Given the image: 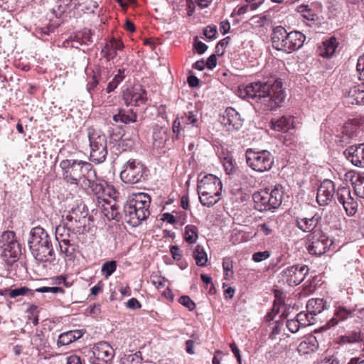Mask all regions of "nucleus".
<instances>
[{"label": "nucleus", "mask_w": 364, "mask_h": 364, "mask_svg": "<svg viewBox=\"0 0 364 364\" xmlns=\"http://www.w3.org/2000/svg\"><path fill=\"white\" fill-rule=\"evenodd\" d=\"M237 95L245 100H255L267 110H274L281 106L285 97L282 82L279 79L274 81L255 82L246 86H240Z\"/></svg>", "instance_id": "1"}, {"label": "nucleus", "mask_w": 364, "mask_h": 364, "mask_svg": "<svg viewBox=\"0 0 364 364\" xmlns=\"http://www.w3.org/2000/svg\"><path fill=\"white\" fill-rule=\"evenodd\" d=\"M64 179L70 183L84 184L88 179L96 178V171L91 164L81 160L65 159L60 161Z\"/></svg>", "instance_id": "2"}, {"label": "nucleus", "mask_w": 364, "mask_h": 364, "mask_svg": "<svg viewBox=\"0 0 364 364\" xmlns=\"http://www.w3.org/2000/svg\"><path fill=\"white\" fill-rule=\"evenodd\" d=\"M151 197L146 193L133 194L124 205V219L127 223L133 227L138 226L150 215L149 207Z\"/></svg>", "instance_id": "3"}, {"label": "nucleus", "mask_w": 364, "mask_h": 364, "mask_svg": "<svg viewBox=\"0 0 364 364\" xmlns=\"http://www.w3.org/2000/svg\"><path fill=\"white\" fill-rule=\"evenodd\" d=\"M306 36L299 31H291L279 26L274 28L272 34V46L277 50L291 53L302 47Z\"/></svg>", "instance_id": "4"}, {"label": "nucleus", "mask_w": 364, "mask_h": 364, "mask_svg": "<svg viewBox=\"0 0 364 364\" xmlns=\"http://www.w3.org/2000/svg\"><path fill=\"white\" fill-rule=\"evenodd\" d=\"M222 183L219 178L207 174L198 179L197 191L200 203L207 207L213 206L220 199Z\"/></svg>", "instance_id": "5"}, {"label": "nucleus", "mask_w": 364, "mask_h": 364, "mask_svg": "<svg viewBox=\"0 0 364 364\" xmlns=\"http://www.w3.org/2000/svg\"><path fill=\"white\" fill-rule=\"evenodd\" d=\"M245 157L247 166L257 172L268 171L274 164V156L267 150L249 148L245 151Z\"/></svg>", "instance_id": "6"}, {"label": "nucleus", "mask_w": 364, "mask_h": 364, "mask_svg": "<svg viewBox=\"0 0 364 364\" xmlns=\"http://www.w3.org/2000/svg\"><path fill=\"white\" fill-rule=\"evenodd\" d=\"M88 138L90 146V160L100 164L103 162L107 155V137L100 130L88 129Z\"/></svg>", "instance_id": "7"}, {"label": "nucleus", "mask_w": 364, "mask_h": 364, "mask_svg": "<svg viewBox=\"0 0 364 364\" xmlns=\"http://www.w3.org/2000/svg\"><path fill=\"white\" fill-rule=\"evenodd\" d=\"M96 178H92L90 181L87 179L84 184H81L82 188L89 190L96 197V203H101L102 200H108V198H117L119 193L112 186L97 183Z\"/></svg>", "instance_id": "8"}, {"label": "nucleus", "mask_w": 364, "mask_h": 364, "mask_svg": "<svg viewBox=\"0 0 364 364\" xmlns=\"http://www.w3.org/2000/svg\"><path fill=\"white\" fill-rule=\"evenodd\" d=\"M146 171L145 166L134 159H129L120 173L122 181L126 183L134 184L141 181Z\"/></svg>", "instance_id": "9"}, {"label": "nucleus", "mask_w": 364, "mask_h": 364, "mask_svg": "<svg viewBox=\"0 0 364 364\" xmlns=\"http://www.w3.org/2000/svg\"><path fill=\"white\" fill-rule=\"evenodd\" d=\"M333 243V240L320 230L311 235L307 249L311 255H321L329 250Z\"/></svg>", "instance_id": "10"}, {"label": "nucleus", "mask_w": 364, "mask_h": 364, "mask_svg": "<svg viewBox=\"0 0 364 364\" xmlns=\"http://www.w3.org/2000/svg\"><path fill=\"white\" fill-rule=\"evenodd\" d=\"M309 273V268L305 264H294L284 268L280 273L283 282L289 286L299 284Z\"/></svg>", "instance_id": "11"}, {"label": "nucleus", "mask_w": 364, "mask_h": 364, "mask_svg": "<svg viewBox=\"0 0 364 364\" xmlns=\"http://www.w3.org/2000/svg\"><path fill=\"white\" fill-rule=\"evenodd\" d=\"M355 311V308L348 307L343 303L339 301L336 302L333 306V316L325 325L321 326L320 330L326 331L352 318Z\"/></svg>", "instance_id": "12"}, {"label": "nucleus", "mask_w": 364, "mask_h": 364, "mask_svg": "<svg viewBox=\"0 0 364 364\" xmlns=\"http://www.w3.org/2000/svg\"><path fill=\"white\" fill-rule=\"evenodd\" d=\"M92 353V355L90 358L92 364H111L114 356L112 347L107 342L96 343Z\"/></svg>", "instance_id": "13"}, {"label": "nucleus", "mask_w": 364, "mask_h": 364, "mask_svg": "<svg viewBox=\"0 0 364 364\" xmlns=\"http://www.w3.org/2000/svg\"><path fill=\"white\" fill-rule=\"evenodd\" d=\"M322 218L318 213L309 215H298L294 218L295 226L304 232H317L320 230Z\"/></svg>", "instance_id": "14"}, {"label": "nucleus", "mask_w": 364, "mask_h": 364, "mask_svg": "<svg viewBox=\"0 0 364 364\" xmlns=\"http://www.w3.org/2000/svg\"><path fill=\"white\" fill-rule=\"evenodd\" d=\"M336 196L338 201L342 204L348 216H353L356 213L358 204L356 199L352 196L350 187H338Z\"/></svg>", "instance_id": "15"}, {"label": "nucleus", "mask_w": 364, "mask_h": 364, "mask_svg": "<svg viewBox=\"0 0 364 364\" xmlns=\"http://www.w3.org/2000/svg\"><path fill=\"white\" fill-rule=\"evenodd\" d=\"M125 104L127 106L139 107L146 101V93L140 85L127 88L123 95Z\"/></svg>", "instance_id": "16"}, {"label": "nucleus", "mask_w": 364, "mask_h": 364, "mask_svg": "<svg viewBox=\"0 0 364 364\" xmlns=\"http://www.w3.org/2000/svg\"><path fill=\"white\" fill-rule=\"evenodd\" d=\"M334 195V183L331 180L326 179L321 182L318 188L316 201L320 205H326L332 200Z\"/></svg>", "instance_id": "17"}, {"label": "nucleus", "mask_w": 364, "mask_h": 364, "mask_svg": "<svg viewBox=\"0 0 364 364\" xmlns=\"http://www.w3.org/2000/svg\"><path fill=\"white\" fill-rule=\"evenodd\" d=\"M29 249L33 257L39 262L50 264L55 260V254L52 244L29 247Z\"/></svg>", "instance_id": "18"}, {"label": "nucleus", "mask_w": 364, "mask_h": 364, "mask_svg": "<svg viewBox=\"0 0 364 364\" xmlns=\"http://www.w3.org/2000/svg\"><path fill=\"white\" fill-rule=\"evenodd\" d=\"M124 48L123 43L115 38L107 41L102 48L101 54L107 62L112 61L117 56L118 52Z\"/></svg>", "instance_id": "19"}, {"label": "nucleus", "mask_w": 364, "mask_h": 364, "mask_svg": "<svg viewBox=\"0 0 364 364\" xmlns=\"http://www.w3.org/2000/svg\"><path fill=\"white\" fill-rule=\"evenodd\" d=\"M102 214L109 220L119 221L122 218L119 206L116 202V198H108L102 200L101 203H97Z\"/></svg>", "instance_id": "20"}, {"label": "nucleus", "mask_w": 364, "mask_h": 364, "mask_svg": "<svg viewBox=\"0 0 364 364\" xmlns=\"http://www.w3.org/2000/svg\"><path fill=\"white\" fill-rule=\"evenodd\" d=\"M51 244L52 242L50 235L43 228L37 226L31 229L30 232V238L28 240L29 247Z\"/></svg>", "instance_id": "21"}, {"label": "nucleus", "mask_w": 364, "mask_h": 364, "mask_svg": "<svg viewBox=\"0 0 364 364\" xmlns=\"http://www.w3.org/2000/svg\"><path fill=\"white\" fill-rule=\"evenodd\" d=\"M344 95L347 104L364 105V82L346 90Z\"/></svg>", "instance_id": "22"}, {"label": "nucleus", "mask_w": 364, "mask_h": 364, "mask_svg": "<svg viewBox=\"0 0 364 364\" xmlns=\"http://www.w3.org/2000/svg\"><path fill=\"white\" fill-rule=\"evenodd\" d=\"M347 159L354 166H364V144L358 146H351L344 152Z\"/></svg>", "instance_id": "23"}, {"label": "nucleus", "mask_w": 364, "mask_h": 364, "mask_svg": "<svg viewBox=\"0 0 364 364\" xmlns=\"http://www.w3.org/2000/svg\"><path fill=\"white\" fill-rule=\"evenodd\" d=\"M2 249L1 257L8 264H12L18 260L21 253V246L18 242L12 244L4 245Z\"/></svg>", "instance_id": "24"}, {"label": "nucleus", "mask_w": 364, "mask_h": 364, "mask_svg": "<svg viewBox=\"0 0 364 364\" xmlns=\"http://www.w3.org/2000/svg\"><path fill=\"white\" fill-rule=\"evenodd\" d=\"M67 223L72 227L73 230L79 229L82 225H85L86 220V214L81 211L79 207L72 208L68 211L65 215Z\"/></svg>", "instance_id": "25"}, {"label": "nucleus", "mask_w": 364, "mask_h": 364, "mask_svg": "<svg viewBox=\"0 0 364 364\" xmlns=\"http://www.w3.org/2000/svg\"><path fill=\"white\" fill-rule=\"evenodd\" d=\"M267 189L255 192L252 195L255 208L259 211H264L273 209L269 202Z\"/></svg>", "instance_id": "26"}, {"label": "nucleus", "mask_w": 364, "mask_h": 364, "mask_svg": "<svg viewBox=\"0 0 364 364\" xmlns=\"http://www.w3.org/2000/svg\"><path fill=\"white\" fill-rule=\"evenodd\" d=\"M346 176L350 178L355 194L359 198H364V173L348 172Z\"/></svg>", "instance_id": "27"}, {"label": "nucleus", "mask_w": 364, "mask_h": 364, "mask_svg": "<svg viewBox=\"0 0 364 364\" xmlns=\"http://www.w3.org/2000/svg\"><path fill=\"white\" fill-rule=\"evenodd\" d=\"M294 120L291 115H282L278 119H272L270 122V127L272 129L287 132L291 128L294 127Z\"/></svg>", "instance_id": "28"}, {"label": "nucleus", "mask_w": 364, "mask_h": 364, "mask_svg": "<svg viewBox=\"0 0 364 364\" xmlns=\"http://www.w3.org/2000/svg\"><path fill=\"white\" fill-rule=\"evenodd\" d=\"M219 120L229 132L238 130L242 127L244 121L240 115H220Z\"/></svg>", "instance_id": "29"}, {"label": "nucleus", "mask_w": 364, "mask_h": 364, "mask_svg": "<svg viewBox=\"0 0 364 364\" xmlns=\"http://www.w3.org/2000/svg\"><path fill=\"white\" fill-rule=\"evenodd\" d=\"M269 200L271 203L273 209H276L280 206L282 203L284 190V187L280 184H276L271 190L267 189Z\"/></svg>", "instance_id": "30"}, {"label": "nucleus", "mask_w": 364, "mask_h": 364, "mask_svg": "<svg viewBox=\"0 0 364 364\" xmlns=\"http://www.w3.org/2000/svg\"><path fill=\"white\" fill-rule=\"evenodd\" d=\"M196 122L197 119L195 115H181V117H178L173 122V132L178 136L181 130L184 129L190 124L195 126Z\"/></svg>", "instance_id": "31"}, {"label": "nucleus", "mask_w": 364, "mask_h": 364, "mask_svg": "<svg viewBox=\"0 0 364 364\" xmlns=\"http://www.w3.org/2000/svg\"><path fill=\"white\" fill-rule=\"evenodd\" d=\"M360 119L357 118L349 119L344 124L341 132L343 134V137H346L343 141L356 137L358 136V131L360 127Z\"/></svg>", "instance_id": "32"}, {"label": "nucleus", "mask_w": 364, "mask_h": 364, "mask_svg": "<svg viewBox=\"0 0 364 364\" xmlns=\"http://www.w3.org/2000/svg\"><path fill=\"white\" fill-rule=\"evenodd\" d=\"M338 43L335 37H331L329 39L323 41L320 46V55L324 58H329L335 53Z\"/></svg>", "instance_id": "33"}, {"label": "nucleus", "mask_w": 364, "mask_h": 364, "mask_svg": "<svg viewBox=\"0 0 364 364\" xmlns=\"http://www.w3.org/2000/svg\"><path fill=\"white\" fill-rule=\"evenodd\" d=\"M60 255L65 261L73 262L76 257L77 245L75 242H69L59 245Z\"/></svg>", "instance_id": "34"}, {"label": "nucleus", "mask_w": 364, "mask_h": 364, "mask_svg": "<svg viewBox=\"0 0 364 364\" xmlns=\"http://www.w3.org/2000/svg\"><path fill=\"white\" fill-rule=\"evenodd\" d=\"M308 311L314 316L327 309L326 301L323 299H311L307 303Z\"/></svg>", "instance_id": "35"}, {"label": "nucleus", "mask_w": 364, "mask_h": 364, "mask_svg": "<svg viewBox=\"0 0 364 364\" xmlns=\"http://www.w3.org/2000/svg\"><path fill=\"white\" fill-rule=\"evenodd\" d=\"M109 71L108 69H103L100 70V73H95L92 77L91 81L88 82L87 89L90 93L98 85L101 80H107Z\"/></svg>", "instance_id": "36"}, {"label": "nucleus", "mask_w": 364, "mask_h": 364, "mask_svg": "<svg viewBox=\"0 0 364 364\" xmlns=\"http://www.w3.org/2000/svg\"><path fill=\"white\" fill-rule=\"evenodd\" d=\"M183 238L186 242L195 244L198 239V228L194 225H186L185 227Z\"/></svg>", "instance_id": "37"}, {"label": "nucleus", "mask_w": 364, "mask_h": 364, "mask_svg": "<svg viewBox=\"0 0 364 364\" xmlns=\"http://www.w3.org/2000/svg\"><path fill=\"white\" fill-rule=\"evenodd\" d=\"M193 257L196 260V263L198 266L204 267L206 265L208 262V256L202 246L198 245L195 247Z\"/></svg>", "instance_id": "38"}, {"label": "nucleus", "mask_w": 364, "mask_h": 364, "mask_svg": "<svg viewBox=\"0 0 364 364\" xmlns=\"http://www.w3.org/2000/svg\"><path fill=\"white\" fill-rule=\"evenodd\" d=\"M124 71V69L118 70L117 74L114 75L113 79L108 83L107 86L106 91L107 93L114 91L119 85V83L123 81L125 77Z\"/></svg>", "instance_id": "39"}, {"label": "nucleus", "mask_w": 364, "mask_h": 364, "mask_svg": "<svg viewBox=\"0 0 364 364\" xmlns=\"http://www.w3.org/2000/svg\"><path fill=\"white\" fill-rule=\"evenodd\" d=\"M363 341L360 330H354L341 337V342L343 343H358Z\"/></svg>", "instance_id": "40"}, {"label": "nucleus", "mask_w": 364, "mask_h": 364, "mask_svg": "<svg viewBox=\"0 0 364 364\" xmlns=\"http://www.w3.org/2000/svg\"><path fill=\"white\" fill-rule=\"evenodd\" d=\"M301 327L313 325L315 322L314 316L309 311H301L295 318Z\"/></svg>", "instance_id": "41"}, {"label": "nucleus", "mask_w": 364, "mask_h": 364, "mask_svg": "<svg viewBox=\"0 0 364 364\" xmlns=\"http://www.w3.org/2000/svg\"><path fill=\"white\" fill-rule=\"evenodd\" d=\"M112 119L117 126L122 128L123 124L136 122V115H113Z\"/></svg>", "instance_id": "42"}, {"label": "nucleus", "mask_w": 364, "mask_h": 364, "mask_svg": "<svg viewBox=\"0 0 364 364\" xmlns=\"http://www.w3.org/2000/svg\"><path fill=\"white\" fill-rule=\"evenodd\" d=\"M117 262L111 260L105 262L101 268L102 274L106 278H109L117 269Z\"/></svg>", "instance_id": "43"}, {"label": "nucleus", "mask_w": 364, "mask_h": 364, "mask_svg": "<svg viewBox=\"0 0 364 364\" xmlns=\"http://www.w3.org/2000/svg\"><path fill=\"white\" fill-rule=\"evenodd\" d=\"M72 1L73 0H57L56 9H53L55 16L60 17L66 11Z\"/></svg>", "instance_id": "44"}, {"label": "nucleus", "mask_w": 364, "mask_h": 364, "mask_svg": "<svg viewBox=\"0 0 364 364\" xmlns=\"http://www.w3.org/2000/svg\"><path fill=\"white\" fill-rule=\"evenodd\" d=\"M15 242H17L15 232L9 230L5 231L1 236L0 247H4V245L12 244Z\"/></svg>", "instance_id": "45"}, {"label": "nucleus", "mask_w": 364, "mask_h": 364, "mask_svg": "<svg viewBox=\"0 0 364 364\" xmlns=\"http://www.w3.org/2000/svg\"><path fill=\"white\" fill-rule=\"evenodd\" d=\"M224 169L227 174L230 175L235 173L237 167L233 162L231 156H225L222 161Z\"/></svg>", "instance_id": "46"}, {"label": "nucleus", "mask_w": 364, "mask_h": 364, "mask_svg": "<svg viewBox=\"0 0 364 364\" xmlns=\"http://www.w3.org/2000/svg\"><path fill=\"white\" fill-rule=\"evenodd\" d=\"M75 341L74 337L73 336L71 331H68L67 332H64L61 333L58 336V346H68L71 343Z\"/></svg>", "instance_id": "47"}, {"label": "nucleus", "mask_w": 364, "mask_h": 364, "mask_svg": "<svg viewBox=\"0 0 364 364\" xmlns=\"http://www.w3.org/2000/svg\"><path fill=\"white\" fill-rule=\"evenodd\" d=\"M298 11L303 14V17L308 21H314L315 14L309 5L302 4L298 7Z\"/></svg>", "instance_id": "48"}, {"label": "nucleus", "mask_w": 364, "mask_h": 364, "mask_svg": "<svg viewBox=\"0 0 364 364\" xmlns=\"http://www.w3.org/2000/svg\"><path fill=\"white\" fill-rule=\"evenodd\" d=\"M223 268L224 271V276L225 279L231 277L233 274V264L230 258L226 257L223 261Z\"/></svg>", "instance_id": "49"}, {"label": "nucleus", "mask_w": 364, "mask_h": 364, "mask_svg": "<svg viewBox=\"0 0 364 364\" xmlns=\"http://www.w3.org/2000/svg\"><path fill=\"white\" fill-rule=\"evenodd\" d=\"M72 227H70L68 223L60 224L55 228V239H61V236L67 234V232H70Z\"/></svg>", "instance_id": "50"}, {"label": "nucleus", "mask_w": 364, "mask_h": 364, "mask_svg": "<svg viewBox=\"0 0 364 364\" xmlns=\"http://www.w3.org/2000/svg\"><path fill=\"white\" fill-rule=\"evenodd\" d=\"M35 291L40 292V293L51 292L53 294H57V293H60L62 294H65L64 289H63L62 287H39V288L36 289L35 290Z\"/></svg>", "instance_id": "51"}, {"label": "nucleus", "mask_w": 364, "mask_h": 364, "mask_svg": "<svg viewBox=\"0 0 364 364\" xmlns=\"http://www.w3.org/2000/svg\"><path fill=\"white\" fill-rule=\"evenodd\" d=\"M178 302L189 311H193L196 308L195 302L188 296H181L178 299Z\"/></svg>", "instance_id": "52"}, {"label": "nucleus", "mask_w": 364, "mask_h": 364, "mask_svg": "<svg viewBox=\"0 0 364 364\" xmlns=\"http://www.w3.org/2000/svg\"><path fill=\"white\" fill-rule=\"evenodd\" d=\"M30 291H31V289H29L28 287H22L21 288L10 290L9 292V296L11 298H16L18 296L26 295Z\"/></svg>", "instance_id": "53"}, {"label": "nucleus", "mask_w": 364, "mask_h": 364, "mask_svg": "<svg viewBox=\"0 0 364 364\" xmlns=\"http://www.w3.org/2000/svg\"><path fill=\"white\" fill-rule=\"evenodd\" d=\"M270 252L268 250H265L263 252H257L252 255V259L255 262H260L267 259L270 257Z\"/></svg>", "instance_id": "54"}, {"label": "nucleus", "mask_w": 364, "mask_h": 364, "mask_svg": "<svg viewBox=\"0 0 364 364\" xmlns=\"http://www.w3.org/2000/svg\"><path fill=\"white\" fill-rule=\"evenodd\" d=\"M287 327L289 329V331H291V333H296L301 326L298 323L297 320L296 318H294L288 319L287 321Z\"/></svg>", "instance_id": "55"}, {"label": "nucleus", "mask_w": 364, "mask_h": 364, "mask_svg": "<svg viewBox=\"0 0 364 364\" xmlns=\"http://www.w3.org/2000/svg\"><path fill=\"white\" fill-rule=\"evenodd\" d=\"M110 140L114 141H119L118 145L119 146H124V142L125 141H128L127 145L129 144L130 146H132V140L122 139V136L121 135L120 133H119V134H114V133L111 134H110Z\"/></svg>", "instance_id": "56"}, {"label": "nucleus", "mask_w": 364, "mask_h": 364, "mask_svg": "<svg viewBox=\"0 0 364 364\" xmlns=\"http://www.w3.org/2000/svg\"><path fill=\"white\" fill-rule=\"evenodd\" d=\"M310 350H314V345H311L307 341H302L298 346V351L301 353H308Z\"/></svg>", "instance_id": "57"}, {"label": "nucleus", "mask_w": 364, "mask_h": 364, "mask_svg": "<svg viewBox=\"0 0 364 364\" xmlns=\"http://www.w3.org/2000/svg\"><path fill=\"white\" fill-rule=\"evenodd\" d=\"M248 11L249 5L245 4L242 6L235 8L232 11L230 16L233 18L236 16H242L245 14H246Z\"/></svg>", "instance_id": "58"}, {"label": "nucleus", "mask_w": 364, "mask_h": 364, "mask_svg": "<svg viewBox=\"0 0 364 364\" xmlns=\"http://www.w3.org/2000/svg\"><path fill=\"white\" fill-rule=\"evenodd\" d=\"M54 284H63L64 287L69 288L73 285L72 282L67 281L66 275H60L54 277L53 279Z\"/></svg>", "instance_id": "59"}, {"label": "nucleus", "mask_w": 364, "mask_h": 364, "mask_svg": "<svg viewBox=\"0 0 364 364\" xmlns=\"http://www.w3.org/2000/svg\"><path fill=\"white\" fill-rule=\"evenodd\" d=\"M357 71L359 73V79L364 80V54L359 57L356 66Z\"/></svg>", "instance_id": "60"}, {"label": "nucleus", "mask_w": 364, "mask_h": 364, "mask_svg": "<svg viewBox=\"0 0 364 364\" xmlns=\"http://www.w3.org/2000/svg\"><path fill=\"white\" fill-rule=\"evenodd\" d=\"M217 33V29L215 26H208L203 31L205 36L209 39H214Z\"/></svg>", "instance_id": "61"}, {"label": "nucleus", "mask_w": 364, "mask_h": 364, "mask_svg": "<svg viewBox=\"0 0 364 364\" xmlns=\"http://www.w3.org/2000/svg\"><path fill=\"white\" fill-rule=\"evenodd\" d=\"M126 306L129 309L135 310L140 309L141 304L136 298H131L126 303Z\"/></svg>", "instance_id": "62"}, {"label": "nucleus", "mask_w": 364, "mask_h": 364, "mask_svg": "<svg viewBox=\"0 0 364 364\" xmlns=\"http://www.w3.org/2000/svg\"><path fill=\"white\" fill-rule=\"evenodd\" d=\"M170 252L173 259L176 261L181 260L183 257V255L177 245L171 246L170 248Z\"/></svg>", "instance_id": "63"}, {"label": "nucleus", "mask_w": 364, "mask_h": 364, "mask_svg": "<svg viewBox=\"0 0 364 364\" xmlns=\"http://www.w3.org/2000/svg\"><path fill=\"white\" fill-rule=\"evenodd\" d=\"M104 283L102 281H99L97 284L92 287L90 289L91 295L97 296L102 292L104 288Z\"/></svg>", "instance_id": "64"}]
</instances>
